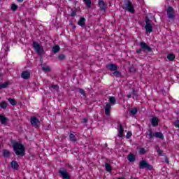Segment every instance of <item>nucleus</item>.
<instances>
[{"label":"nucleus","instance_id":"nucleus-1","mask_svg":"<svg viewBox=\"0 0 179 179\" xmlns=\"http://www.w3.org/2000/svg\"><path fill=\"white\" fill-rule=\"evenodd\" d=\"M13 148L16 156L23 157L26 155V148L22 144L15 142L13 144Z\"/></svg>","mask_w":179,"mask_h":179},{"label":"nucleus","instance_id":"nucleus-2","mask_svg":"<svg viewBox=\"0 0 179 179\" xmlns=\"http://www.w3.org/2000/svg\"><path fill=\"white\" fill-rule=\"evenodd\" d=\"M140 47L141 49L136 50V54H142V51L144 52H153V49H152L150 46H148V43L143 41L140 42Z\"/></svg>","mask_w":179,"mask_h":179},{"label":"nucleus","instance_id":"nucleus-3","mask_svg":"<svg viewBox=\"0 0 179 179\" xmlns=\"http://www.w3.org/2000/svg\"><path fill=\"white\" fill-rule=\"evenodd\" d=\"M122 9L129 12L130 13H135V8H134V5L129 0L124 1V6L122 7Z\"/></svg>","mask_w":179,"mask_h":179},{"label":"nucleus","instance_id":"nucleus-4","mask_svg":"<svg viewBox=\"0 0 179 179\" xmlns=\"http://www.w3.org/2000/svg\"><path fill=\"white\" fill-rule=\"evenodd\" d=\"M138 167L140 170H143L144 169H146V170L150 171L153 170V166L148 163V161L146 160H141L138 164Z\"/></svg>","mask_w":179,"mask_h":179},{"label":"nucleus","instance_id":"nucleus-5","mask_svg":"<svg viewBox=\"0 0 179 179\" xmlns=\"http://www.w3.org/2000/svg\"><path fill=\"white\" fill-rule=\"evenodd\" d=\"M145 31L146 33H152L153 31V26L152 25V20L149 19V17L146 16L145 18Z\"/></svg>","mask_w":179,"mask_h":179},{"label":"nucleus","instance_id":"nucleus-6","mask_svg":"<svg viewBox=\"0 0 179 179\" xmlns=\"http://www.w3.org/2000/svg\"><path fill=\"white\" fill-rule=\"evenodd\" d=\"M33 48L35 50V51L37 52V54H39L41 55L43 52H44V48H43L38 42L33 41Z\"/></svg>","mask_w":179,"mask_h":179},{"label":"nucleus","instance_id":"nucleus-7","mask_svg":"<svg viewBox=\"0 0 179 179\" xmlns=\"http://www.w3.org/2000/svg\"><path fill=\"white\" fill-rule=\"evenodd\" d=\"M166 15L168 19L170 20H174V19H176V11L172 6H168L166 10Z\"/></svg>","mask_w":179,"mask_h":179},{"label":"nucleus","instance_id":"nucleus-8","mask_svg":"<svg viewBox=\"0 0 179 179\" xmlns=\"http://www.w3.org/2000/svg\"><path fill=\"white\" fill-rule=\"evenodd\" d=\"M59 174H60V177L63 179H71V175L68 173V170L65 168H60L58 171Z\"/></svg>","mask_w":179,"mask_h":179},{"label":"nucleus","instance_id":"nucleus-9","mask_svg":"<svg viewBox=\"0 0 179 179\" xmlns=\"http://www.w3.org/2000/svg\"><path fill=\"white\" fill-rule=\"evenodd\" d=\"M31 125L34 127V128H38L40 127V120L36 116H33L30 120Z\"/></svg>","mask_w":179,"mask_h":179},{"label":"nucleus","instance_id":"nucleus-10","mask_svg":"<svg viewBox=\"0 0 179 179\" xmlns=\"http://www.w3.org/2000/svg\"><path fill=\"white\" fill-rule=\"evenodd\" d=\"M106 69L110 72L118 71V66L115 64H106Z\"/></svg>","mask_w":179,"mask_h":179},{"label":"nucleus","instance_id":"nucleus-11","mask_svg":"<svg viewBox=\"0 0 179 179\" xmlns=\"http://www.w3.org/2000/svg\"><path fill=\"white\" fill-rule=\"evenodd\" d=\"M150 122H151V125H152V127H157L159 125V118L156 116H153L150 119Z\"/></svg>","mask_w":179,"mask_h":179},{"label":"nucleus","instance_id":"nucleus-12","mask_svg":"<svg viewBox=\"0 0 179 179\" xmlns=\"http://www.w3.org/2000/svg\"><path fill=\"white\" fill-rule=\"evenodd\" d=\"M98 5L100 8V10H106V8H107V6L106 5V3H104V1L99 0Z\"/></svg>","mask_w":179,"mask_h":179},{"label":"nucleus","instance_id":"nucleus-13","mask_svg":"<svg viewBox=\"0 0 179 179\" xmlns=\"http://www.w3.org/2000/svg\"><path fill=\"white\" fill-rule=\"evenodd\" d=\"M78 24V26H81V27H86V19L85 17H80Z\"/></svg>","mask_w":179,"mask_h":179},{"label":"nucleus","instance_id":"nucleus-14","mask_svg":"<svg viewBox=\"0 0 179 179\" xmlns=\"http://www.w3.org/2000/svg\"><path fill=\"white\" fill-rule=\"evenodd\" d=\"M111 111V104L110 103H106L105 107V114L106 115H110V112Z\"/></svg>","mask_w":179,"mask_h":179},{"label":"nucleus","instance_id":"nucleus-15","mask_svg":"<svg viewBox=\"0 0 179 179\" xmlns=\"http://www.w3.org/2000/svg\"><path fill=\"white\" fill-rule=\"evenodd\" d=\"M2 156L4 157L6 159L10 157V151L7 149H3L2 150Z\"/></svg>","mask_w":179,"mask_h":179},{"label":"nucleus","instance_id":"nucleus-16","mask_svg":"<svg viewBox=\"0 0 179 179\" xmlns=\"http://www.w3.org/2000/svg\"><path fill=\"white\" fill-rule=\"evenodd\" d=\"M8 117L3 116V115H0V122L3 125H8Z\"/></svg>","mask_w":179,"mask_h":179},{"label":"nucleus","instance_id":"nucleus-17","mask_svg":"<svg viewBox=\"0 0 179 179\" xmlns=\"http://www.w3.org/2000/svg\"><path fill=\"white\" fill-rule=\"evenodd\" d=\"M127 159L129 162H130V163H134V162L136 160V158L135 157V155H134L133 153L129 154L127 156Z\"/></svg>","mask_w":179,"mask_h":179},{"label":"nucleus","instance_id":"nucleus-18","mask_svg":"<svg viewBox=\"0 0 179 179\" xmlns=\"http://www.w3.org/2000/svg\"><path fill=\"white\" fill-rule=\"evenodd\" d=\"M10 166L14 170H19V164L17 163V162L12 161L10 162Z\"/></svg>","mask_w":179,"mask_h":179},{"label":"nucleus","instance_id":"nucleus-19","mask_svg":"<svg viewBox=\"0 0 179 179\" xmlns=\"http://www.w3.org/2000/svg\"><path fill=\"white\" fill-rule=\"evenodd\" d=\"M119 129L120 130L117 136H119V138H122V136H124V127H122V124L119 125Z\"/></svg>","mask_w":179,"mask_h":179},{"label":"nucleus","instance_id":"nucleus-20","mask_svg":"<svg viewBox=\"0 0 179 179\" xmlns=\"http://www.w3.org/2000/svg\"><path fill=\"white\" fill-rule=\"evenodd\" d=\"M21 78H22V79H29V78H30V73L29 71H23L21 73Z\"/></svg>","mask_w":179,"mask_h":179},{"label":"nucleus","instance_id":"nucleus-21","mask_svg":"<svg viewBox=\"0 0 179 179\" xmlns=\"http://www.w3.org/2000/svg\"><path fill=\"white\" fill-rule=\"evenodd\" d=\"M155 138H159V139H164V135L162 132H155Z\"/></svg>","mask_w":179,"mask_h":179},{"label":"nucleus","instance_id":"nucleus-22","mask_svg":"<svg viewBox=\"0 0 179 179\" xmlns=\"http://www.w3.org/2000/svg\"><path fill=\"white\" fill-rule=\"evenodd\" d=\"M87 8H92V0H83Z\"/></svg>","mask_w":179,"mask_h":179},{"label":"nucleus","instance_id":"nucleus-23","mask_svg":"<svg viewBox=\"0 0 179 179\" xmlns=\"http://www.w3.org/2000/svg\"><path fill=\"white\" fill-rule=\"evenodd\" d=\"M146 134L149 136V139H153V138H155V134H153V130L152 129H150L148 133Z\"/></svg>","mask_w":179,"mask_h":179},{"label":"nucleus","instance_id":"nucleus-24","mask_svg":"<svg viewBox=\"0 0 179 179\" xmlns=\"http://www.w3.org/2000/svg\"><path fill=\"white\" fill-rule=\"evenodd\" d=\"M59 50H61L59 45H56L52 48V52H54V54H57V52H59Z\"/></svg>","mask_w":179,"mask_h":179},{"label":"nucleus","instance_id":"nucleus-25","mask_svg":"<svg viewBox=\"0 0 179 179\" xmlns=\"http://www.w3.org/2000/svg\"><path fill=\"white\" fill-rule=\"evenodd\" d=\"M8 101L11 104V106H17V101H15V99L13 98H8Z\"/></svg>","mask_w":179,"mask_h":179},{"label":"nucleus","instance_id":"nucleus-26","mask_svg":"<svg viewBox=\"0 0 179 179\" xmlns=\"http://www.w3.org/2000/svg\"><path fill=\"white\" fill-rule=\"evenodd\" d=\"M0 107H1V108H3V110H6V108L8 107V103H6V101H3L0 103Z\"/></svg>","mask_w":179,"mask_h":179},{"label":"nucleus","instance_id":"nucleus-27","mask_svg":"<svg viewBox=\"0 0 179 179\" xmlns=\"http://www.w3.org/2000/svg\"><path fill=\"white\" fill-rule=\"evenodd\" d=\"M109 103L110 104H115L117 99L115 98V96H109L108 97Z\"/></svg>","mask_w":179,"mask_h":179},{"label":"nucleus","instance_id":"nucleus-28","mask_svg":"<svg viewBox=\"0 0 179 179\" xmlns=\"http://www.w3.org/2000/svg\"><path fill=\"white\" fill-rule=\"evenodd\" d=\"M167 59H169V61H174V59H176V55L171 53L168 54Z\"/></svg>","mask_w":179,"mask_h":179},{"label":"nucleus","instance_id":"nucleus-29","mask_svg":"<svg viewBox=\"0 0 179 179\" xmlns=\"http://www.w3.org/2000/svg\"><path fill=\"white\" fill-rule=\"evenodd\" d=\"M106 170L108 171V173H111L113 169L111 168V165L108 163H106L105 164Z\"/></svg>","mask_w":179,"mask_h":179},{"label":"nucleus","instance_id":"nucleus-30","mask_svg":"<svg viewBox=\"0 0 179 179\" xmlns=\"http://www.w3.org/2000/svg\"><path fill=\"white\" fill-rule=\"evenodd\" d=\"M9 86V83L6 82L4 83H0V89H6Z\"/></svg>","mask_w":179,"mask_h":179},{"label":"nucleus","instance_id":"nucleus-31","mask_svg":"<svg viewBox=\"0 0 179 179\" xmlns=\"http://www.w3.org/2000/svg\"><path fill=\"white\" fill-rule=\"evenodd\" d=\"M69 138H70V141H71V142H76V141H78L76 139V137L75 136V134L71 133L69 135Z\"/></svg>","mask_w":179,"mask_h":179},{"label":"nucleus","instance_id":"nucleus-32","mask_svg":"<svg viewBox=\"0 0 179 179\" xmlns=\"http://www.w3.org/2000/svg\"><path fill=\"white\" fill-rule=\"evenodd\" d=\"M113 75H114V76H115L116 78H121V76H122V75L121 74V72L117 70L113 73Z\"/></svg>","mask_w":179,"mask_h":179},{"label":"nucleus","instance_id":"nucleus-33","mask_svg":"<svg viewBox=\"0 0 179 179\" xmlns=\"http://www.w3.org/2000/svg\"><path fill=\"white\" fill-rule=\"evenodd\" d=\"M19 8V6L15 3H13L11 5V10L13 12H16V10H17V8Z\"/></svg>","mask_w":179,"mask_h":179},{"label":"nucleus","instance_id":"nucleus-34","mask_svg":"<svg viewBox=\"0 0 179 179\" xmlns=\"http://www.w3.org/2000/svg\"><path fill=\"white\" fill-rule=\"evenodd\" d=\"M130 113L132 114V115H136V114H138V109L136 108H131Z\"/></svg>","mask_w":179,"mask_h":179},{"label":"nucleus","instance_id":"nucleus-35","mask_svg":"<svg viewBox=\"0 0 179 179\" xmlns=\"http://www.w3.org/2000/svg\"><path fill=\"white\" fill-rule=\"evenodd\" d=\"M42 71L43 72H51V69L48 66H43Z\"/></svg>","mask_w":179,"mask_h":179},{"label":"nucleus","instance_id":"nucleus-36","mask_svg":"<svg viewBox=\"0 0 179 179\" xmlns=\"http://www.w3.org/2000/svg\"><path fill=\"white\" fill-rule=\"evenodd\" d=\"M65 58H66L65 55L61 54V55H58V59H59L60 61H64V59H65Z\"/></svg>","mask_w":179,"mask_h":179},{"label":"nucleus","instance_id":"nucleus-37","mask_svg":"<svg viewBox=\"0 0 179 179\" xmlns=\"http://www.w3.org/2000/svg\"><path fill=\"white\" fill-rule=\"evenodd\" d=\"M129 72H131V73L136 72V69L134 66H131L129 69Z\"/></svg>","mask_w":179,"mask_h":179},{"label":"nucleus","instance_id":"nucleus-38","mask_svg":"<svg viewBox=\"0 0 179 179\" xmlns=\"http://www.w3.org/2000/svg\"><path fill=\"white\" fill-rule=\"evenodd\" d=\"M131 94L136 97H138V91L135 90V88H132Z\"/></svg>","mask_w":179,"mask_h":179},{"label":"nucleus","instance_id":"nucleus-39","mask_svg":"<svg viewBox=\"0 0 179 179\" xmlns=\"http://www.w3.org/2000/svg\"><path fill=\"white\" fill-rule=\"evenodd\" d=\"M139 153L140 155H145V153H146V150H145L143 148H141L139 150Z\"/></svg>","mask_w":179,"mask_h":179},{"label":"nucleus","instance_id":"nucleus-40","mask_svg":"<svg viewBox=\"0 0 179 179\" xmlns=\"http://www.w3.org/2000/svg\"><path fill=\"white\" fill-rule=\"evenodd\" d=\"M79 92L80 93V94H82L83 96H86V92H85V90L82 89V88H79Z\"/></svg>","mask_w":179,"mask_h":179},{"label":"nucleus","instance_id":"nucleus-41","mask_svg":"<svg viewBox=\"0 0 179 179\" xmlns=\"http://www.w3.org/2000/svg\"><path fill=\"white\" fill-rule=\"evenodd\" d=\"M71 16H72V17L76 16V9H72L71 10Z\"/></svg>","mask_w":179,"mask_h":179},{"label":"nucleus","instance_id":"nucleus-42","mask_svg":"<svg viewBox=\"0 0 179 179\" xmlns=\"http://www.w3.org/2000/svg\"><path fill=\"white\" fill-rule=\"evenodd\" d=\"M52 89H53L54 90H55L56 92H58L59 87H58V85H52L51 86Z\"/></svg>","mask_w":179,"mask_h":179},{"label":"nucleus","instance_id":"nucleus-43","mask_svg":"<svg viewBox=\"0 0 179 179\" xmlns=\"http://www.w3.org/2000/svg\"><path fill=\"white\" fill-rule=\"evenodd\" d=\"M157 152L159 156H163V150H160V148H158V149H157Z\"/></svg>","mask_w":179,"mask_h":179},{"label":"nucleus","instance_id":"nucleus-44","mask_svg":"<svg viewBox=\"0 0 179 179\" xmlns=\"http://www.w3.org/2000/svg\"><path fill=\"white\" fill-rule=\"evenodd\" d=\"M131 136H132V132L128 131V132L127 133V135H126L127 139H129V138H131Z\"/></svg>","mask_w":179,"mask_h":179},{"label":"nucleus","instance_id":"nucleus-45","mask_svg":"<svg viewBox=\"0 0 179 179\" xmlns=\"http://www.w3.org/2000/svg\"><path fill=\"white\" fill-rule=\"evenodd\" d=\"M165 162L167 164H170V161H169V158L167 157H165Z\"/></svg>","mask_w":179,"mask_h":179},{"label":"nucleus","instance_id":"nucleus-46","mask_svg":"<svg viewBox=\"0 0 179 179\" xmlns=\"http://www.w3.org/2000/svg\"><path fill=\"white\" fill-rule=\"evenodd\" d=\"M83 121L84 124H86V122H87V121H89V120L87 118L85 117V118H83Z\"/></svg>","mask_w":179,"mask_h":179},{"label":"nucleus","instance_id":"nucleus-47","mask_svg":"<svg viewBox=\"0 0 179 179\" xmlns=\"http://www.w3.org/2000/svg\"><path fill=\"white\" fill-rule=\"evenodd\" d=\"M70 25L73 27V29H76V26L73 23L71 22Z\"/></svg>","mask_w":179,"mask_h":179},{"label":"nucleus","instance_id":"nucleus-48","mask_svg":"<svg viewBox=\"0 0 179 179\" xmlns=\"http://www.w3.org/2000/svg\"><path fill=\"white\" fill-rule=\"evenodd\" d=\"M127 97L128 99H131V97H132V95L131 94V93H129V94H127Z\"/></svg>","mask_w":179,"mask_h":179},{"label":"nucleus","instance_id":"nucleus-49","mask_svg":"<svg viewBox=\"0 0 179 179\" xmlns=\"http://www.w3.org/2000/svg\"><path fill=\"white\" fill-rule=\"evenodd\" d=\"M17 2H23V0H17Z\"/></svg>","mask_w":179,"mask_h":179},{"label":"nucleus","instance_id":"nucleus-50","mask_svg":"<svg viewBox=\"0 0 179 179\" xmlns=\"http://www.w3.org/2000/svg\"><path fill=\"white\" fill-rule=\"evenodd\" d=\"M69 1H72V0H69Z\"/></svg>","mask_w":179,"mask_h":179}]
</instances>
